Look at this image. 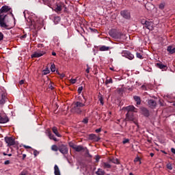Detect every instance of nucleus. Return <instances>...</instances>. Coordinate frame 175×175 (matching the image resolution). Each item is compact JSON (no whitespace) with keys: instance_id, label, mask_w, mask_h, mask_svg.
Segmentation results:
<instances>
[{"instance_id":"ddd939ff","label":"nucleus","mask_w":175,"mask_h":175,"mask_svg":"<svg viewBox=\"0 0 175 175\" xmlns=\"http://www.w3.org/2000/svg\"><path fill=\"white\" fill-rule=\"evenodd\" d=\"M6 122H9V118L5 115L0 113V124H6Z\"/></svg>"},{"instance_id":"393cba45","label":"nucleus","mask_w":175,"mask_h":175,"mask_svg":"<svg viewBox=\"0 0 175 175\" xmlns=\"http://www.w3.org/2000/svg\"><path fill=\"white\" fill-rule=\"evenodd\" d=\"M109 50H110V47L106 46L105 45H103L99 48L100 51H109Z\"/></svg>"},{"instance_id":"f8f14e48","label":"nucleus","mask_w":175,"mask_h":175,"mask_svg":"<svg viewBox=\"0 0 175 175\" xmlns=\"http://www.w3.org/2000/svg\"><path fill=\"white\" fill-rule=\"evenodd\" d=\"M88 139L89 140H92V142H99L100 140V137L96 136L95 134H90Z\"/></svg>"},{"instance_id":"a18cd8bd","label":"nucleus","mask_w":175,"mask_h":175,"mask_svg":"<svg viewBox=\"0 0 175 175\" xmlns=\"http://www.w3.org/2000/svg\"><path fill=\"white\" fill-rule=\"evenodd\" d=\"M1 40H3V33H2L1 32H0V42Z\"/></svg>"},{"instance_id":"de8ad7c7","label":"nucleus","mask_w":175,"mask_h":175,"mask_svg":"<svg viewBox=\"0 0 175 175\" xmlns=\"http://www.w3.org/2000/svg\"><path fill=\"white\" fill-rule=\"evenodd\" d=\"M49 88H50V90H54V86H53V84H51V83H50L49 85Z\"/></svg>"},{"instance_id":"f3484780","label":"nucleus","mask_w":175,"mask_h":175,"mask_svg":"<svg viewBox=\"0 0 175 175\" xmlns=\"http://www.w3.org/2000/svg\"><path fill=\"white\" fill-rule=\"evenodd\" d=\"M156 66H157V68H159V69H161L162 70H166V69H167V66L164 65L161 62L157 63Z\"/></svg>"},{"instance_id":"49530a36","label":"nucleus","mask_w":175,"mask_h":175,"mask_svg":"<svg viewBox=\"0 0 175 175\" xmlns=\"http://www.w3.org/2000/svg\"><path fill=\"white\" fill-rule=\"evenodd\" d=\"M96 133H99V132H102V129H97L95 130Z\"/></svg>"},{"instance_id":"c756f323","label":"nucleus","mask_w":175,"mask_h":175,"mask_svg":"<svg viewBox=\"0 0 175 175\" xmlns=\"http://www.w3.org/2000/svg\"><path fill=\"white\" fill-rule=\"evenodd\" d=\"M110 162H112V163H116V165L120 164V161H118V159L116 158L110 159Z\"/></svg>"},{"instance_id":"f704fd0d","label":"nucleus","mask_w":175,"mask_h":175,"mask_svg":"<svg viewBox=\"0 0 175 175\" xmlns=\"http://www.w3.org/2000/svg\"><path fill=\"white\" fill-rule=\"evenodd\" d=\"M136 57H137V58H139V59H143V58H144L143 57V55H141V53H136Z\"/></svg>"},{"instance_id":"a211bd4d","label":"nucleus","mask_w":175,"mask_h":175,"mask_svg":"<svg viewBox=\"0 0 175 175\" xmlns=\"http://www.w3.org/2000/svg\"><path fill=\"white\" fill-rule=\"evenodd\" d=\"M77 152H80V151H85V148H84L81 145H76L75 149H74Z\"/></svg>"},{"instance_id":"f257e3e1","label":"nucleus","mask_w":175,"mask_h":175,"mask_svg":"<svg viewBox=\"0 0 175 175\" xmlns=\"http://www.w3.org/2000/svg\"><path fill=\"white\" fill-rule=\"evenodd\" d=\"M126 110L127 111V113L126 114V121H132L135 125H137V120L133 115L134 113H137V109L133 105H129L126 107Z\"/></svg>"},{"instance_id":"bb28decb","label":"nucleus","mask_w":175,"mask_h":175,"mask_svg":"<svg viewBox=\"0 0 175 175\" xmlns=\"http://www.w3.org/2000/svg\"><path fill=\"white\" fill-rule=\"evenodd\" d=\"M40 1H42V3H44V5H46L47 6H51V0H40Z\"/></svg>"},{"instance_id":"cd10ccee","label":"nucleus","mask_w":175,"mask_h":175,"mask_svg":"<svg viewBox=\"0 0 175 175\" xmlns=\"http://www.w3.org/2000/svg\"><path fill=\"white\" fill-rule=\"evenodd\" d=\"M105 170L100 169V168H98L97 170V172H96V174L97 175H105Z\"/></svg>"},{"instance_id":"473e14b6","label":"nucleus","mask_w":175,"mask_h":175,"mask_svg":"<svg viewBox=\"0 0 175 175\" xmlns=\"http://www.w3.org/2000/svg\"><path fill=\"white\" fill-rule=\"evenodd\" d=\"M167 169L169 170H173V166L172 165V163H169L166 165Z\"/></svg>"},{"instance_id":"c85d7f7f","label":"nucleus","mask_w":175,"mask_h":175,"mask_svg":"<svg viewBox=\"0 0 175 175\" xmlns=\"http://www.w3.org/2000/svg\"><path fill=\"white\" fill-rule=\"evenodd\" d=\"M107 84H113V79H109V77H107L105 81V85H107Z\"/></svg>"},{"instance_id":"09e8293b","label":"nucleus","mask_w":175,"mask_h":175,"mask_svg":"<svg viewBox=\"0 0 175 175\" xmlns=\"http://www.w3.org/2000/svg\"><path fill=\"white\" fill-rule=\"evenodd\" d=\"M4 165H10V161L6 160V161L4 162Z\"/></svg>"},{"instance_id":"13d9d810","label":"nucleus","mask_w":175,"mask_h":175,"mask_svg":"<svg viewBox=\"0 0 175 175\" xmlns=\"http://www.w3.org/2000/svg\"><path fill=\"white\" fill-rule=\"evenodd\" d=\"M140 161V157H136L135 159V162H139Z\"/></svg>"},{"instance_id":"864d4df0","label":"nucleus","mask_w":175,"mask_h":175,"mask_svg":"<svg viewBox=\"0 0 175 175\" xmlns=\"http://www.w3.org/2000/svg\"><path fill=\"white\" fill-rule=\"evenodd\" d=\"M38 49H42V47H44V45H43V44H38Z\"/></svg>"},{"instance_id":"37998d69","label":"nucleus","mask_w":175,"mask_h":175,"mask_svg":"<svg viewBox=\"0 0 175 175\" xmlns=\"http://www.w3.org/2000/svg\"><path fill=\"white\" fill-rule=\"evenodd\" d=\"M13 11H10V14L12 16V17L14 18V24H16V18H14V14H13Z\"/></svg>"},{"instance_id":"9d476101","label":"nucleus","mask_w":175,"mask_h":175,"mask_svg":"<svg viewBox=\"0 0 175 175\" xmlns=\"http://www.w3.org/2000/svg\"><path fill=\"white\" fill-rule=\"evenodd\" d=\"M148 106L150 109H155L157 107V101L152 99L148 100Z\"/></svg>"},{"instance_id":"79ce46f5","label":"nucleus","mask_w":175,"mask_h":175,"mask_svg":"<svg viewBox=\"0 0 175 175\" xmlns=\"http://www.w3.org/2000/svg\"><path fill=\"white\" fill-rule=\"evenodd\" d=\"M76 81H77V80L75 79H71L70 80V82L71 83V84H76Z\"/></svg>"},{"instance_id":"6e6552de","label":"nucleus","mask_w":175,"mask_h":175,"mask_svg":"<svg viewBox=\"0 0 175 175\" xmlns=\"http://www.w3.org/2000/svg\"><path fill=\"white\" fill-rule=\"evenodd\" d=\"M59 152L63 154V155H66V154L69 152V149L68 148V146H66V145L62 144L59 146Z\"/></svg>"},{"instance_id":"e2e57ef3","label":"nucleus","mask_w":175,"mask_h":175,"mask_svg":"<svg viewBox=\"0 0 175 175\" xmlns=\"http://www.w3.org/2000/svg\"><path fill=\"white\" fill-rule=\"evenodd\" d=\"M25 158H27V154H23L22 159L24 160V159H25Z\"/></svg>"},{"instance_id":"8fccbe9b","label":"nucleus","mask_w":175,"mask_h":175,"mask_svg":"<svg viewBox=\"0 0 175 175\" xmlns=\"http://www.w3.org/2000/svg\"><path fill=\"white\" fill-rule=\"evenodd\" d=\"M142 90H145V91H147V86H146V85H142Z\"/></svg>"},{"instance_id":"69168bd1","label":"nucleus","mask_w":175,"mask_h":175,"mask_svg":"<svg viewBox=\"0 0 175 175\" xmlns=\"http://www.w3.org/2000/svg\"><path fill=\"white\" fill-rule=\"evenodd\" d=\"M24 148H31V146H25H25H24Z\"/></svg>"},{"instance_id":"c03bdc74","label":"nucleus","mask_w":175,"mask_h":175,"mask_svg":"<svg viewBox=\"0 0 175 175\" xmlns=\"http://www.w3.org/2000/svg\"><path fill=\"white\" fill-rule=\"evenodd\" d=\"M78 94H80L83 91V86H81L78 88Z\"/></svg>"},{"instance_id":"7c9ffc66","label":"nucleus","mask_w":175,"mask_h":175,"mask_svg":"<svg viewBox=\"0 0 175 175\" xmlns=\"http://www.w3.org/2000/svg\"><path fill=\"white\" fill-rule=\"evenodd\" d=\"M51 150L52 151H55V152L58 150L59 151V147L57 146V145H52Z\"/></svg>"},{"instance_id":"ea45409f","label":"nucleus","mask_w":175,"mask_h":175,"mask_svg":"<svg viewBox=\"0 0 175 175\" xmlns=\"http://www.w3.org/2000/svg\"><path fill=\"white\" fill-rule=\"evenodd\" d=\"M82 122H83V124H88V118H85L83 120Z\"/></svg>"},{"instance_id":"603ef678","label":"nucleus","mask_w":175,"mask_h":175,"mask_svg":"<svg viewBox=\"0 0 175 175\" xmlns=\"http://www.w3.org/2000/svg\"><path fill=\"white\" fill-rule=\"evenodd\" d=\"M85 155H88V154H90V150H88V149H87V148H85Z\"/></svg>"},{"instance_id":"680f3d73","label":"nucleus","mask_w":175,"mask_h":175,"mask_svg":"<svg viewBox=\"0 0 175 175\" xmlns=\"http://www.w3.org/2000/svg\"><path fill=\"white\" fill-rule=\"evenodd\" d=\"M86 157H87L88 158H92V155H91V154H90V153H88V154L86 155Z\"/></svg>"},{"instance_id":"4be33fe9","label":"nucleus","mask_w":175,"mask_h":175,"mask_svg":"<svg viewBox=\"0 0 175 175\" xmlns=\"http://www.w3.org/2000/svg\"><path fill=\"white\" fill-rule=\"evenodd\" d=\"M48 136L49 139H51V140H54V142H58L57 137H55V136H54V135H53L51 131H49Z\"/></svg>"},{"instance_id":"39448f33","label":"nucleus","mask_w":175,"mask_h":175,"mask_svg":"<svg viewBox=\"0 0 175 175\" xmlns=\"http://www.w3.org/2000/svg\"><path fill=\"white\" fill-rule=\"evenodd\" d=\"M120 16L125 20H131V11L129 10H123L120 11Z\"/></svg>"},{"instance_id":"6ab92c4d","label":"nucleus","mask_w":175,"mask_h":175,"mask_svg":"<svg viewBox=\"0 0 175 175\" xmlns=\"http://www.w3.org/2000/svg\"><path fill=\"white\" fill-rule=\"evenodd\" d=\"M167 51L170 53V54H174L175 53V47L173 46H168L167 48Z\"/></svg>"},{"instance_id":"5fc2aeb1","label":"nucleus","mask_w":175,"mask_h":175,"mask_svg":"<svg viewBox=\"0 0 175 175\" xmlns=\"http://www.w3.org/2000/svg\"><path fill=\"white\" fill-rule=\"evenodd\" d=\"M99 159H100V157L99 156H96V162H99Z\"/></svg>"},{"instance_id":"2f4dec72","label":"nucleus","mask_w":175,"mask_h":175,"mask_svg":"<svg viewBox=\"0 0 175 175\" xmlns=\"http://www.w3.org/2000/svg\"><path fill=\"white\" fill-rule=\"evenodd\" d=\"M165 3H161L159 5V8L160 9V10H163V9H165Z\"/></svg>"},{"instance_id":"20e7f679","label":"nucleus","mask_w":175,"mask_h":175,"mask_svg":"<svg viewBox=\"0 0 175 175\" xmlns=\"http://www.w3.org/2000/svg\"><path fill=\"white\" fill-rule=\"evenodd\" d=\"M109 35L113 39H121L122 33L117 31L116 29H112L109 31Z\"/></svg>"},{"instance_id":"338daca9","label":"nucleus","mask_w":175,"mask_h":175,"mask_svg":"<svg viewBox=\"0 0 175 175\" xmlns=\"http://www.w3.org/2000/svg\"><path fill=\"white\" fill-rule=\"evenodd\" d=\"M52 55L55 56L57 55V53L55 52H52Z\"/></svg>"},{"instance_id":"5701e85b","label":"nucleus","mask_w":175,"mask_h":175,"mask_svg":"<svg viewBox=\"0 0 175 175\" xmlns=\"http://www.w3.org/2000/svg\"><path fill=\"white\" fill-rule=\"evenodd\" d=\"M54 174L55 175H61V172H59V167L58 165H55L54 166Z\"/></svg>"},{"instance_id":"4468645a","label":"nucleus","mask_w":175,"mask_h":175,"mask_svg":"<svg viewBox=\"0 0 175 175\" xmlns=\"http://www.w3.org/2000/svg\"><path fill=\"white\" fill-rule=\"evenodd\" d=\"M12 10V8L8 5H4L0 9V13L3 14H5V13H8V12H10Z\"/></svg>"},{"instance_id":"423d86ee","label":"nucleus","mask_w":175,"mask_h":175,"mask_svg":"<svg viewBox=\"0 0 175 175\" xmlns=\"http://www.w3.org/2000/svg\"><path fill=\"white\" fill-rule=\"evenodd\" d=\"M122 57H125V58H128V59L132 60L135 58V55L132 54L129 51H123L122 52Z\"/></svg>"},{"instance_id":"6e6d98bb","label":"nucleus","mask_w":175,"mask_h":175,"mask_svg":"<svg viewBox=\"0 0 175 175\" xmlns=\"http://www.w3.org/2000/svg\"><path fill=\"white\" fill-rule=\"evenodd\" d=\"M86 72L90 73V66H88V64H87Z\"/></svg>"},{"instance_id":"a19ab883","label":"nucleus","mask_w":175,"mask_h":175,"mask_svg":"<svg viewBox=\"0 0 175 175\" xmlns=\"http://www.w3.org/2000/svg\"><path fill=\"white\" fill-rule=\"evenodd\" d=\"M99 100L102 106H103V105H105V103H103V97H100Z\"/></svg>"},{"instance_id":"b1692460","label":"nucleus","mask_w":175,"mask_h":175,"mask_svg":"<svg viewBox=\"0 0 175 175\" xmlns=\"http://www.w3.org/2000/svg\"><path fill=\"white\" fill-rule=\"evenodd\" d=\"M52 131H53V133H55V136H57V137H61V134H59V133H58V129H57V127H55V126L53 127Z\"/></svg>"},{"instance_id":"e433bc0d","label":"nucleus","mask_w":175,"mask_h":175,"mask_svg":"<svg viewBox=\"0 0 175 175\" xmlns=\"http://www.w3.org/2000/svg\"><path fill=\"white\" fill-rule=\"evenodd\" d=\"M59 5L62 10V8H64L65 9H66V5H65V3H64V2H60L59 3Z\"/></svg>"},{"instance_id":"a878e982","label":"nucleus","mask_w":175,"mask_h":175,"mask_svg":"<svg viewBox=\"0 0 175 175\" xmlns=\"http://www.w3.org/2000/svg\"><path fill=\"white\" fill-rule=\"evenodd\" d=\"M102 166L103 169H110L111 168V165L109 164V163H103Z\"/></svg>"},{"instance_id":"774afa93","label":"nucleus","mask_w":175,"mask_h":175,"mask_svg":"<svg viewBox=\"0 0 175 175\" xmlns=\"http://www.w3.org/2000/svg\"><path fill=\"white\" fill-rule=\"evenodd\" d=\"M150 157H154V153H150Z\"/></svg>"},{"instance_id":"bf43d9fd","label":"nucleus","mask_w":175,"mask_h":175,"mask_svg":"<svg viewBox=\"0 0 175 175\" xmlns=\"http://www.w3.org/2000/svg\"><path fill=\"white\" fill-rule=\"evenodd\" d=\"M33 155H34V157H36L38 155V150L33 151Z\"/></svg>"},{"instance_id":"1a4fd4ad","label":"nucleus","mask_w":175,"mask_h":175,"mask_svg":"<svg viewBox=\"0 0 175 175\" xmlns=\"http://www.w3.org/2000/svg\"><path fill=\"white\" fill-rule=\"evenodd\" d=\"M5 142L8 146H14L16 144V142H14V139L12 137H5Z\"/></svg>"},{"instance_id":"9b49d317","label":"nucleus","mask_w":175,"mask_h":175,"mask_svg":"<svg viewBox=\"0 0 175 175\" xmlns=\"http://www.w3.org/2000/svg\"><path fill=\"white\" fill-rule=\"evenodd\" d=\"M140 110H141L142 114H143L144 117H150V111L148 110V109L144 107H142L140 108Z\"/></svg>"},{"instance_id":"f03ea898","label":"nucleus","mask_w":175,"mask_h":175,"mask_svg":"<svg viewBox=\"0 0 175 175\" xmlns=\"http://www.w3.org/2000/svg\"><path fill=\"white\" fill-rule=\"evenodd\" d=\"M85 105L80 101H77L74 104L73 110L77 113V114H81L83 113V107H84Z\"/></svg>"},{"instance_id":"0e129e2a","label":"nucleus","mask_w":175,"mask_h":175,"mask_svg":"<svg viewBox=\"0 0 175 175\" xmlns=\"http://www.w3.org/2000/svg\"><path fill=\"white\" fill-rule=\"evenodd\" d=\"M83 98L85 100L84 103H84L85 105V102H87V98H85V96H83Z\"/></svg>"},{"instance_id":"4c0bfd02","label":"nucleus","mask_w":175,"mask_h":175,"mask_svg":"<svg viewBox=\"0 0 175 175\" xmlns=\"http://www.w3.org/2000/svg\"><path fill=\"white\" fill-rule=\"evenodd\" d=\"M51 72H55V64H51Z\"/></svg>"},{"instance_id":"aec40b11","label":"nucleus","mask_w":175,"mask_h":175,"mask_svg":"<svg viewBox=\"0 0 175 175\" xmlns=\"http://www.w3.org/2000/svg\"><path fill=\"white\" fill-rule=\"evenodd\" d=\"M134 100H135L136 104L137 105H142V98H140V96H133Z\"/></svg>"},{"instance_id":"58836bf2","label":"nucleus","mask_w":175,"mask_h":175,"mask_svg":"<svg viewBox=\"0 0 175 175\" xmlns=\"http://www.w3.org/2000/svg\"><path fill=\"white\" fill-rule=\"evenodd\" d=\"M122 143L124 144H126V143H129V139L124 138V140L122 141Z\"/></svg>"},{"instance_id":"4d7b16f0","label":"nucleus","mask_w":175,"mask_h":175,"mask_svg":"<svg viewBox=\"0 0 175 175\" xmlns=\"http://www.w3.org/2000/svg\"><path fill=\"white\" fill-rule=\"evenodd\" d=\"M20 175H27V171H23Z\"/></svg>"},{"instance_id":"c9c22d12","label":"nucleus","mask_w":175,"mask_h":175,"mask_svg":"<svg viewBox=\"0 0 175 175\" xmlns=\"http://www.w3.org/2000/svg\"><path fill=\"white\" fill-rule=\"evenodd\" d=\"M69 146L71 147L73 150L76 148V145L73 142H69L68 143Z\"/></svg>"},{"instance_id":"3c124183","label":"nucleus","mask_w":175,"mask_h":175,"mask_svg":"<svg viewBox=\"0 0 175 175\" xmlns=\"http://www.w3.org/2000/svg\"><path fill=\"white\" fill-rule=\"evenodd\" d=\"M24 83H25V80H21V81H19L20 85H23V84H24Z\"/></svg>"},{"instance_id":"2eb2a0df","label":"nucleus","mask_w":175,"mask_h":175,"mask_svg":"<svg viewBox=\"0 0 175 175\" xmlns=\"http://www.w3.org/2000/svg\"><path fill=\"white\" fill-rule=\"evenodd\" d=\"M6 100H8V98H6V94L5 93L1 94L0 95V105H5Z\"/></svg>"},{"instance_id":"052dcab7","label":"nucleus","mask_w":175,"mask_h":175,"mask_svg":"<svg viewBox=\"0 0 175 175\" xmlns=\"http://www.w3.org/2000/svg\"><path fill=\"white\" fill-rule=\"evenodd\" d=\"M171 152H172V154H175V148H171Z\"/></svg>"},{"instance_id":"72a5a7b5","label":"nucleus","mask_w":175,"mask_h":175,"mask_svg":"<svg viewBox=\"0 0 175 175\" xmlns=\"http://www.w3.org/2000/svg\"><path fill=\"white\" fill-rule=\"evenodd\" d=\"M49 73H50V70H49V68H46L42 71V75H49Z\"/></svg>"},{"instance_id":"7ed1b4c3","label":"nucleus","mask_w":175,"mask_h":175,"mask_svg":"<svg viewBox=\"0 0 175 175\" xmlns=\"http://www.w3.org/2000/svg\"><path fill=\"white\" fill-rule=\"evenodd\" d=\"M7 17H8V14H2L0 12V27L1 28H5V29H9L8 28L9 25H8L5 22Z\"/></svg>"},{"instance_id":"0eeeda50","label":"nucleus","mask_w":175,"mask_h":175,"mask_svg":"<svg viewBox=\"0 0 175 175\" xmlns=\"http://www.w3.org/2000/svg\"><path fill=\"white\" fill-rule=\"evenodd\" d=\"M44 54H46V51L38 50L31 55V58H40V57H43Z\"/></svg>"},{"instance_id":"dca6fc26","label":"nucleus","mask_w":175,"mask_h":175,"mask_svg":"<svg viewBox=\"0 0 175 175\" xmlns=\"http://www.w3.org/2000/svg\"><path fill=\"white\" fill-rule=\"evenodd\" d=\"M142 24L146 25V27L147 28V29H149L150 31L152 29V22L145 21L144 23H143L142 21Z\"/></svg>"},{"instance_id":"412c9836","label":"nucleus","mask_w":175,"mask_h":175,"mask_svg":"<svg viewBox=\"0 0 175 175\" xmlns=\"http://www.w3.org/2000/svg\"><path fill=\"white\" fill-rule=\"evenodd\" d=\"M54 10L56 13H61V12H62V8H61L59 3L56 4Z\"/></svg>"}]
</instances>
